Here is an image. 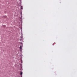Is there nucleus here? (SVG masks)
Segmentation results:
<instances>
[{
  "label": "nucleus",
  "mask_w": 77,
  "mask_h": 77,
  "mask_svg": "<svg viewBox=\"0 0 77 77\" xmlns=\"http://www.w3.org/2000/svg\"><path fill=\"white\" fill-rule=\"evenodd\" d=\"M22 74H23V72H22V71H20V75H22Z\"/></svg>",
  "instance_id": "obj_2"
},
{
  "label": "nucleus",
  "mask_w": 77,
  "mask_h": 77,
  "mask_svg": "<svg viewBox=\"0 0 77 77\" xmlns=\"http://www.w3.org/2000/svg\"><path fill=\"white\" fill-rule=\"evenodd\" d=\"M23 47V45L21 46V45L20 47V50H22V48Z\"/></svg>",
  "instance_id": "obj_1"
},
{
  "label": "nucleus",
  "mask_w": 77,
  "mask_h": 77,
  "mask_svg": "<svg viewBox=\"0 0 77 77\" xmlns=\"http://www.w3.org/2000/svg\"><path fill=\"white\" fill-rule=\"evenodd\" d=\"M20 8H21V9H23V6H21Z\"/></svg>",
  "instance_id": "obj_3"
}]
</instances>
